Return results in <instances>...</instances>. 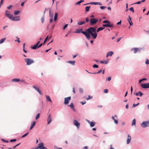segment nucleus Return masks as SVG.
Here are the masks:
<instances>
[{
  "mask_svg": "<svg viewBox=\"0 0 149 149\" xmlns=\"http://www.w3.org/2000/svg\"><path fill=\"white\" fill-rule=\"evenodd\" d=\"M75 33H81L84 35L88 40H90L91 38V35L92 38L95 39L97 37V33H96V28L94 27H90L86 30V31H82V29H80L76 30Z\"/></svg>",
  "mask_w": 149,
  "mask_h": 149,
  "instance_id": "obj_1",
  "label": "nucleus"
},
{
  "mask_svg": "<svg viewBox=\"0 0 149 149\" xmlns=\"http://www.w3.org/2000/svg\"><path fill=\"white\" fill-rule=\"evenodd\" d=\"M48 38V36H47V37L45 39L43 43H41L38 46V45H37V44H36L33 47H32V48L33 49H36V48L38 46V48H39L40 47H41L42 46V45H44V44L46 42Z\"/></svg>",
  "mask_w": 149,
  "mask_h": 149,
  "instance_id": "obj_2",
  "label": "nucleus"
},
{
  "mask_svg": "<svg viewBox=\"0 0 149 149\" xmlns=\"http://www.w3.org/2000/svg\"><path fill=\"white\" fill-rule=\"evenodd\" d=\"M24 60L26 63V64L28 65H29L34 62V60L31 58H25Z\"/></svg>",
  "mask_w": 149,
  "mask_h": 149,
  "instance_id": "obj_3",
  "label": "nucleus"
},
{
  "mask_svg": "<svg viewBox=\"0 0 149 149\" xmlns=\"http://www.w3.org/2000/svg\"><path fill=\"white\" fill-rule=\"evenodd\" d=\"M90 21L91 25H94L97 22L98 19L94 18H91Z\"/></svg>",
  "mask_w": 149,
  "mask_h": 149,
  "instance_id": "obj_4",
  "label": "nucleus"
},
{
  "mask_svg": "<svg viewBox=\"0 0 149 149\" xmlns=\"http://www.w3.org/2000/svg\"><path fill=\"white\" fill-rule=\"evenodd\" d=\"M9 19L14 21H18L20 20L19 16H18L14 17L13 15Z\"/></svg>",
  "mask_w": 149,
  "mask_h": 149,
  "instance_id": "obj_5",
  "label": "nucleus"
},
{
  "mask_svg": "<svg viewBox=\"0 0 149 149\" xmlns=\"http://www.w3.org/2000/svg\"><path fill=\"white\" fill-rule=\"evenodd\" d=\"M149 121H144L141 124V127L145 128L149 126Z\"/></svg>",
  "mask_w": 149,
  "mask_h": 149,
  "instance_id": "obj_6",
  "label": "nucleus"
},
{
  "mask_svg": "<svg viewBox=\"0 0 149 149\" xmlns=\"http://www.w3.org/2000/svg\"><path fill=\"white\" fill-rule=\"evenodd\" d=\"M71 98L70 97H69L67 98H65L64 101V104L65 105L68 104L69 101L71 100Z\"/></svg>",
  "mask_w": 149,
  "mask_h": 149,
  "instance_id": "obj_7",
  "label": "nucleus"
},
{
  "mask_svg": "<svg viewBox=\"0 0 149 149\" xmlns=\"http://www.w3.org/2000/svg\"><path fill=\"white\" fill-rule=\"evenodd\" d=\"M74 125L77 126V128L79 129L80 125V123L76 120H73Z\"/></svg>",
  "mask_w": 149,
  "mask_h": 149,
  "instance_id": "obj_8",
  "label": "nucleus"
},
{
  "mask_svg": "<svg viewBox=\"0 0 149 149\" xmlns=\"http://www.w3.org/2000/svg\"><path fill=\"white\" fill-rule=\"evenodd\" d=\"M111 118L112 119L114 120L115 123L116 124H117L118 122V120H117V116L116 115H115L114 116H112Z\"/></svg>",
  "mask_w": 149,
  "mask_h": 149,
  "instance_id": "obj_9",
  "label": "nucleus"
},
{
  "mask_svg": "<svg viewBox=\"0 0 149 149\" xmlns=\"http://www.w3.org/2000/svg\"><path fill=\"white\" fill-rule=\"evenodd\" d=\"M40 149H47V148L44 146V144L43 143H41L39 144L37 148Z\"/></svg>",
  "mask_w": 149,
  "mask_h": 149,
  "instance_id": "obj_10",
  "label": "nucleus"
},
{
  "mask_svg": "<svg viewBox=\"0 0 149 149\" xmlns=\"http://www.w3.org/2000/svg\"><path fill=\"white\" fill-rule=\"evenodd\" d=\"M141 86L143 88H149V83L146 84H141Z\"/></svg>",
  "mask_w": 149,
  "mask_h": 149,
  "instance_id": "obj_11",
  "label": "nucleus"
},
{
  "mask_svg": "<svg viewBox=\"0 0 149 149\" xmlns=\"http://www.w3.org/2000/svg\"><path fill=\"white\" fill-rule=\"evenodd\" d=\"M5 15L9 19L10 17L12 15L11 14L9 13V12L8 10H6L5 12Z\"/></svg>",
  "mask_w": 149,
  "mask_h": 149,
  "instance_id": "obj_12",
  "label": "nucleus"
},
{
  "mask_svg": "<svg viewBox=\"0 0 149 149\" xmlns=\"http://www.w3.org/2000/svg\"><path fill=\"white\" fill-rule=\"evenodd\" d=\"M52 120V118L51 117V114H50L48 117V118H47V124H49L50 122H51Z\"/></svg>",
  "mask_w": 149,
  "mask_h": 149,
  "instance_id": "obj_13",
  "label": "nucleus"
},
{
  "mask_svg": "<svg viewBox=\"0 0 149 149\" xmlns=\"http://www.w3.org/2000/svg\"><path fill=\"white\" fill-rule=\"evenodd\" d=\"M102 26L104 27H113V24H103Z\"/></svg>",
  "mask_w": 149,
  "mask_h": 149,
  "instance_id": "obj_14",
  "label": "nucleus"
},
{
  "mask_svg": "<svg viewBox=\"0 0 149 149\" xmlns=\"http://www.w3.org/2000/svg\"><path fill=\"white\" fill-rule=\"evenodd\" d=\"M131 138L129 134L127 135V144H128L130 143V141H131Z\"/></svg>",
  "mask_w": 149,
  "mask_h": 149,
  "instance_id": "obj_15",
  "label": "nucleus"
},
{
  "mask_svg": "<svg viewBox=\"0 0 149 149\" xmlns=\"http://www.w3.org/2000/svg\"><path fill=\"white\" fill-rule=\"evenodd\" d=\"M113 54V52L112 51H110L107 53L106 55V57H108L109 56H111Z\"/></svg>",
  "mask_w": 149,
  "mask_h": 149,
  "instance_id": "obj_16",
  "label": "nucleus"
},
{
  "mask_svg": "<svg viewBox=\"0 0 149 149\" xmlns=\"http://www.w3.org/2000/svg\"><path fill=\"white\" fill-rule=\"evenodd\" d=\"M33 88L35 89L39 93L40 95H42V92L40 90L39 88H37L36 86H33Z\"/></svg>",
  "mask_w": 149,
  "mask_h": 149,
  "instance_id": "obj_17",
  "label": "nucleus"
},
{
  "mask_svg": "<svg viewBox=\"0 0 149 149\" xmlns=\"http://www.w3.org/2000/svg\"><path fill=\"white\" fill-rule=\"evenodd\" d=\"M140 49L138 48H134L131 49L132 51L134 50V53H136L138 51H140Z\"/></svg>",
  "mask_w": 149,
  "mask_h": 149,
  "instance_id": "obj_18",
  "label": "nucleus"
},
{
  "mask_svg": "<svg viewBox=\"0 0 149 149\" xmlns=\"http://www.w3.org/2000/svg\"><path fill=\"white\" fill-rule=\"evenodd\" d=\"M129 19H128V20L129 22L130 26H131L133 25V23L131 21V18L130 16H129Z\"/></svg>",
  "mask_w": 149,
  "mask_h": 149,
  "instance_id": "obj_19",
  "label": "nucleus"
},
{
  "mask_svg": "<svg viewBox=\"0 0 149 149\" xmlns=\"http://www.w3.org/2000/svg\"><path fill=\"white\" fill-rule=\"evenodd\" d=\"M68 106L70 107H71V109H72L74 111H75V109H74L73 104L72 103H71L70 105Z\"/></svg>",
  "mask_w": 149,
  "mask_h": 149,
  "instance_id": "obj_20",
  "label": "nucleus"
},
{
  "mask_svg": "<svg viewBox=\"0 0 149 149\" xmlns=\"http://www.w3.org/2000/svg\"><path fill=\"white\" fill-rule=\"evenodd\" d=\"M12 81L13 82H18L20 81V79H12Z\"/></svg>",
  "mask_w": 149,
  "mask_h": 149,
  "instance_id": "obj_21",
  "label": "nucleus"
},
{
  "mask_svg": "<svg viewBox=\"0 0 149 149\" xmlns=\"http://www.w3.org/2000/svg\"><path fill=\"white\" fill-rule=\"evenodd\" d=\"M135 95L137 96L139 95L141 97L143 95V93L141 91H139L138 93H136Z\"/></svg>",
  "mask_w": 149,
  "mask_h": 149,
  "instance_id": "obj_22",
  "label": "nucleus"
},
{
  "mask_svg": "<svg viewBox=\"0 0 149 149\" xmlns=\"http://www.w3.org/2000/svg\"><path fill=\"white\" fill-rule=\"evenodd\" d=\"M67 63H70V64L73 65H75V61H69L67 62Z\"/></svg>",
  "mask_w": 149,
  "mask_h": 149,
  "instance_id": "obj_23",
  "label": "nucleus"
},
{
  "mask_svg": "<svg viewBox=\"0 0 149 149\" xmlns=\"http://www.w3.org/2000/svg\"><path fill=\"white\" fill-rule=\"evenodd\" d=\"M104 29V27H100L98 28L97 30H96V33H97L96 32H98L99 31L103 30Z\"/></svg>",
  "mask_w": 149,
  "mask_h": 149,
  "instance_id": "obj_24",
  "label": "nucleus"
},
{
  "mask_svg": "<svg viewBox=\"0 0 149 149\" xmlns=\"http://www.w3.org/2000/svg\"><path fill=\"white\" fill-rule=\"evenodd\" d=\"M90 4H94V5H101L100 3L99 2H91L90 3Z\"/></svg>",
  "mask_w": 149,
  "mask_h": 149,
  "instance_id": "obj_25",
  "label": "nucleus"
},
{
  "mask_svg": "<svg viewBox=\"0 0 149 149\" xmlns=\"http://www.w3.org/2000/svg\"><path fill=\"white\" fill-rule=\"evenodd\" d=\"M85 23V22L84 21L82 22H78L77 24L79 25H81Z\"/></svg>",
  "mask_w": 149,
  "mask_h": 149,
  "instance_id": "obj_26",
  "label": "nucleus"
},
{
  "mask_svg": "<svg viewBox=\"0 0 149 149\" xmlns=\"http://www.w3.org/2000/svg\"><path fill=\"white\" fill-rule=\"evenodd\" d=\"M58 17V13H56L54 14V20L55 21H56Z\"/></svg>",
  "mask_w": 149,
  "mask_h": 149,
  "instance_id": "obj_27",
  "label": "nucleus"
},
{
  "mask_svg": "<svg viewBox=\"0 0 149 149\" xmlns=\"http://www.w3.org/2000/svg\"><path fill=\"white\" fill-rule=\"evenodd\" d=\"M45 96L46 97V99L47 101H49L50 102H52L51 100V99L50 97L49 96L45 95Z\"/></svg>",
  "mask_w": 149,
  "mask_h": 149,
  "instance_id": "obj_28",
  "label": "nucleus"
},
{
  "mask_svg": "<svg viewBox=\"0 0 149 149\" xmlns=\"http://www.w3.org/2000/svg\"><path fill=\"white\" fill-rule=\"evenodd\" d=\"M36 122L34 121L31 125V127L30 128V130L32 129L33 127H34L35 125Z\"/></svg>",
  "mask_w": 149,
  "mask_h": 149,
  "instance_id": "obj_29",
  "label": "nucleus"
},
{
  "mask_svg": "<svg viewBox=\"0 0 149 149\" xmlns=\"http://www.w3.org/2000/svg\"><path fill=\"white\" fill-rule=\"evenodd\" d=\"M135 124H136V120L135 119H134L132 121V126H133V125L135 126Z\"/></svg>",
  "mask_w": 149,
  "mask_h": 149,
  "instance_id": "obj_30",
  "label": "nucleus"
},
{
  "mask_svg": "<svg viewBox=\"0 0 149 149\" xmlns=\"http://www.w3.org/2000/svg\"><path fill=\"white\" fill-rule=\"evenodd\" d=\"M108 62V61H100V63H104L105 64H107Z\"/></svg>",
  "mask_w": 149,
  "mask_h": 149,
  "instance_id": "obj_31",
  "label": "nucleus"
},
{
  "mask_svg": "<svg viewBox=\"0 0 149 149\" xmlns=\"http://www.w3.org/2000/svg\"><path fill=\"white\" fill-rule=\"evenodd\" d=\"M90 8V6H86L85 8V11L86 12H88Z\"/></svg>",
  "mask_w": 149,
  "mask_h": 149,
  "instance_id": "obj_32",
  "label": "nucleus"
},
{
  "mask_svg": "<svg viewBox=\"0 0 149 149\" xmlns=\"http://www.w3.org/2000/svg\"><path fill=\"white\" fill-rule=\"evenodd\" d=\"M6 38H3L2 39H1L0 40V44H1L2 43H3L5 40H6Z\"/></svg>",
  "mask_w": 149,
  "mask_h": 149,
  "instance_id": "obj_33",
  "label": "nucleus"
},
{
  "mask_svg": "<svg viewBox=\"0 0 149 149\" xmlns=\"http://www.w3.org/2000/svg\"><path fill=\"white\" fill-rule=\"evenodd\" d=\"M104 23H107L108 24H110V22L108 20H105L103 22Z\"/></svg>",
  "mask_w": 149,
  "mask_h": 149,
  "instance_id": "obj_34",
  "label": "nucleus"
},
{
  "mask_svg": "<svg viewBox=\"0 0 149 149\" xmlns=\"http://www.w3.org/2000/svg\"><path fill=\"white\" fill-rule=\"evenodd\" d=\"M102 71V70L101 69V70H99L98 72H97L93 73V74H100L101 72Z\"/></svg>",
  "mask_w": 149,
  "mask_h": 149,
  "instance_id": "obj_35",
  "label": "nucleus"
},
{
  "mask_svg": "<svg viewBox=\"0 0 149 149\" xmlns=\"http://www.w3.org/2000/svg\"><path fill=\"white\" fill-rule=\"evenodd\" d=\"M90 125L91 127H93L94 126L95 123L93 122H91L90 123Z\"/></svg>",
  "mask_w": 149,
  "mask_h": 149,
  "instance_id": "obj_36",
  "label": "nucleus"
},
{
  "mask_svg": "<svg viewBox=\"0 0 149 149\" xmlns=\"http://www.w3.org/2000/svg\"><path fill=\"white\" fill-rule=\"evenodd\" d=\"M20 13V11H16L14 13V14L15 15H18Z\"/></svg>",
  "mask_w": 149,
  "mask_h": 149,
  "instance_id": "obj_37",
  "label": "nucleus"
},
{
  "mask_svg": "<svg viewBox=\"0 0 149 149\" xmlns=\"http://www.w3.org/2000/svg\"><path fill=\"white\" fill-rule=\"evenodd\" d=\"M129 10H130V11H132V13H134V8H133V7H132L130 8L129 9Z\"/></svg>",
  "mask_w": 149,
  "mask_h": 149,
  "instance_id": "obj_38",
  "label": "nucleus"
},
{
  "mask_svg": "<svg viewBox=\"0 0 149 149\" xmlns=\"http://www.w3.org/2000/svg\"><path fill=\"white\" fill-rule=\"evenodd\" d=\"M145 63L147 65H148L149 64V61L148 59H146Z\"/></svg>",
  "mask_w": 149,
  "mask_h": 149,
  "instance_id": "obj_39",
  "label": "nucleus"
},
{
  "mask_svg": "<svg viewBox=\"0 0 149 149\" xmlns=\"http://www.w3.org/2000/svg\"><path fill=\"white\" fill-rule=\"evenodd\" d=\"M139 104V103H138L137 104H134L133 105L132 107H136Z\"/></svg>",
  "mask_w": 149,
  "mask_h": 149,
  "instance_id": "obj_40",
  "label": "nucleus"
},
{
  "mask_svg": "<svg viewBox=\"0 0 149 149\" xmlns=\"http://www.w3.org/2000/svg\"><path fill=\"white\" fill-rule=\"evenodd\" d=\"M39 116H40V113H39L36 116V120H37V119H38L39 118Z\"/></svg>",
  "mask_w": 149,
  "mask_h": 149,
  "instance_id": "obj_41",
  "label": "nucleus"
},
{
  "mask_svg": "<svg viewBox=\"0 0 149 149\" xmlns=\"http://www.w3.org/2000/svg\"><path fill=\"white\" fill-rule=\"evenodd\" d=\"M53 15H52V16H51V18L50 19V23H52L53 21Z\"/></svg>",
  "mask_w": 149,
  "mask_h": 149,
  "instance_id": "obj_42",
  "label": "nucleus"
},
{
  "mask_svg": "<svg viewBox=\"0 0 149 149\" xmlns=\"http://www.w3.org/2000/svg\"><path fill=\"white\" fill-rule=\"evenodd\" d=\"M93 67L94 68H98V66L97 65L95 64L93 65Z\"/></svg>",
  "mask_w": 149,
  "mask_h": 149,
  "instance_id": "obj_43",
  "label": "nucleus"
},
{
  "mask_svg": "<svg viewBox=\"0 0 149 149\" xmlns=\"http://www.w3.org/2000/svg\"><path fill=\"white\" fill-rule=\"evenodd\" d=\"M29 133L28 132V133H26V134H24V135H23L22 136V138H24V137H25L26 136H27L28 134Z\"/></svg>",
  "mask_w": 149,
  "mask_h": 149,
  "instance_id": "obj_44",
  "label": "nucleus"
},
{
  "mask_svg": "<svg viewBox=\"0 0 149 149\" xmlns=\"http://www.w3.org/2000/svg\"><path fill=\"white\" fill-rule=\"evenodd\" d=\"M108 89H106L104 90V93H107L108 92Z\"/></svg>",
  "mask_w": 149,
  "mask_h": 149,
  "instance_id": "obj_45",
  "label": "nucleus"
},
{
  "mask_svg": "<svg viewBox=\"0 0 149 149\" xmlns=\"http://www.w3.org/2000/svg\"><path fill=\"white\" fill-rule=\"evenodd\" d=\"M100 8L101 9L103 10L105 8H106V7L104 6H101L100 7Z\"/></svg>",
  "mask_w": 149,
  "mask_h": 149,
  "instance_id": "obj_46",
  "label": "nucleus"
},
{
  "mask_svg": "<svg viewBox=\"0 0 149 149\" xmlns=\"http://www.w3.org/2000/svg\"><path fill=\"white\" fill-rule=\"evenodd\" d=\"M92 96H91L90 95H89L88 97V98H86V99L87 100H88L91 99L92 98Z\"/></svg>",
  "mask_w": 149,
  "mask_h": 149,
  "instance_id": "obj_47",
  "label": "nucleus"
},
{
  "mask_svg": "<svg viewBox=\"0 0 149 149\" xmlns=\"http://www.w3.org/2000/svg\"><path fill=\"white\" fill-rule=\"evenodd\" d=\"M79 92L81 93H82L83 91V89L81 88H80L79 89Z\"/></svg>",
  "mask_w": 149,
  "mask_h": 149,
  "instance_id": "obj_48",
  "label": "nucleus"
},
{
  "mask_svg": "<svg viewBox=\"0 0 149 149\" xmlns=\"http://www.w3.org/2000/svg\"><path fill=\"white\" fill-rule=\"evenodd\" d=\"M68 26V24H66V25H65L64 26V27H63V30H64Z\"/></svg>",
  "mask_w": 149,
  "mask_h": 149,
  "instance_id": "obj_49",
  "label": "nucleus"
},
{
  "mask_svg": "<svg viewBox=\"0 0 149 149\" xmlns=\"http://www.w3.org/2000/svg\"><path fill=\"white\" fill-rule=\"evenodd\" d=\"M141 3V1H139L138 2H137L136 3H134V4H139L140 3Z\"/></svg>",
  "mask_w": 149,
  "mask_h": 149,
  "instance_id": "obj_50",
  "label": "nucleus"
},
{
  "mask_svg": "<svg viewBox=\"0 0 149 149\" xmlns=\"http://www.w3.org/2000/svg\"><path fill=\"white\" fill-rule=\"evenodd\" d=\"M16 141V139H12V140H10V141L11 142H13V141Z\"/></svg>",
  "mask_w": 149,
  "mask_h": 149,
  "instance_id": "obj_51",
  "label": "nucleus"
},
{
  "mask_svg": "<svg viewBox=\"0 0 149 149\" xmlns=\"http://www.w3.org/2000/svg\"><path fill=\"white\" fill-rule=\"evenodd\" d=\"M12 7V5H10L9 6H8L7 8L8 9H10Z\"/></svg>",
  "mask_w": 149,
  "mask_h": 149,
  "instance_id": "obj_52",
  "label": "nucleus"
},
{
  "mask_svg": "<svg viewBox=\"0 0 149 149\" xmlns=\"http://www.w3.org/2000/svg\"><path fill=\"white\" fill-rule=\"evenodd\" d=\"M121 24V20H120V22H118V23H117V25H120Z\"/></svg>",
  "mask_w": 149,
  "mask_h": 149,
  "instance_id": "obj_53",
  "label": "nucleus"
},
{
  "mask_svg": "<svg viewBox=\"0 0 149 149\" xmlns=\"http://www.w3.org/2000/svg\"><path fill=\"white\" fill-rule=\"evenodd\" d=\"M81 2L80 1H78L77 3H76L75 5H77L80 4L81 3Z\"/></svg>",
  "mask_w": 149,
  "mask_h": 149,
  "instance_id": "obj_54",
  "label": "nucleus"
},
{
  "mask_svg": "<svg viewBox=\"0 0 149 149\" xmlns=\"http://www.w3.org/2000/svg\"><path fill=\"white\" fill-rule=\"evenodd\" d=\"M111 79V77H109L108 78V81H110Z\"/></svg>",
  "mask_w": 149,
  "mask_h": 149,
  "instance_id": "obj_55",
  "label": "nucleus"
},
{
  "mask_svg": "<svg viewBox=\"0 0 149 149\" xmlns=\"http://www.w3.org/2000/svg\"><path fill=\"white\" fill-rule=\"evenodd\" d=\"M119 38L117 40V42H118L121 39V38Z\"/></svg>",
  "mask_w": 149,
  "mask_h": 149,
  "instance_id": "obj_56",
  "label": "nucleus"
},
{
  "mask_svg": "<svg viewBox=\"0 0 149 149\" xmlns=\"http://www.w3.org/2000/svg\"><path fill=\"white\" fill-rule=\"evenodd\" d=\"M132 91H133L132 87V86H131V94H132Z\"/></svg>",
  "mask_w": 149,
  "mask_h": 149,
  "instance_id": "obj_57",
  "label": "nucleus"
},
{
  "mask_svg": "<svg viewBox=\"0 0 149 149\" xmlns=\"http://www.w3.org/2000/svg\"><path fill=\"white\" fill-rule=\"evenodd\" d=\"M109 149H114L112 147V145H110V148Z\"/></svg>",
  "mask_w": 149,
  "mask_h": 149,
  "instance_id": "obj_58",
  "label": "nucleus"
},
{
  "mask_svg": "<svg viewBox=\"0 0 149 149\" xmlns=\"http://www.w3.org/2000/svg\"><path fill=\"white\" fill-rule=\"evenodd\" d=\"M86 22H89V19L87 18H86Z\"/></svg>",
  "mask_w": 149,
  "mask_h": 149,
  "instance_id": "obj_59",
  "label": "nucleus"
},
{
  "mask_svg": "<svg viewBox=\"0 0 149 149\" xmlns=\"http://www.w3.org/2000/svg\"><path fill=\"white\" fill-rule=\"evenodd\" d=\"M73 93L75 94V89H74V87H73Z\"/></svg>",
  "mask_w": 149,
  "mask_h": 149,
  "instance_id": "obj_60",
  "label": "nucleus"
},
{
  "mask_svg": "<svg viewBox=\"0 0 149 149\" xmlns=\"http://www.w3.org/2000/svg\"><path fill=\"white\" fill-rule=\"evenodd\" d=\"M83 149H88V147L87 146H86L85 147H84L83 148Z\"/></svg>",
  "mask_w": 149,
  "mask_h": 149,
  "instance_id": "obj_61",
  "label": "nucleus"
},
{
  "mask_svg": "<svg viewBox=\"0 0 149 149\" xmlns=\"http://www.w3.org/2000/svg\"><path fill=\"white\" fill-rule=\"evenodd\" d=\"M20 81L21 82H25V81L24 79L21 80V81L20 80Z\"/></svg>",
  "mask_w": 149,
  "mask_h": 149,
  "instance_id": "obj_62",
  "label": "nucleus"
},
{
  "mask_svg": "<svg viewBox=\"0 0 149 149\" xmlns=\"http://www.w3.org/2000/svg\"><path fill=\"white\" fill-rule=\"evenodd\" d=\"M81 103L82 104V105H83L84 104H85L86 103V102H81Z\"/></svg>",
  "mask_w": 149,
  "mask_h": 149,
  "instance_id": "obj_63",
  "label": "nucleus"
},
{
  "mask_svg": "<svg viewBox=\"0 0 149 149\" xmlns=\"http://www.w3.org/2000/svg\"><path fill=\"white\" fill-rule=\"evenodd\" d=\"M54 149H62L61 148H58L57 147H54Z\"/></svg>",
  "mask_w": 149,
  "mask_h": 149,
  "instance_id": "obj_64",
  "label": "nucleus"
}]
</instances>
